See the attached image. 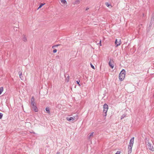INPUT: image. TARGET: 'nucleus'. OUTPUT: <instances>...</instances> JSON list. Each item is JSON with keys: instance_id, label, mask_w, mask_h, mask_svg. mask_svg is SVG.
<instances>
[{"instance_id": "f257e3e1", "label": "nucleus", "mask_w": 154, "mask_h": 154, "mask_svg": "<svg viewBox=\"0 0 154 154\" xmlns=\"http://www.w3.org/2000/svg\"><path fill=\"white\" fill-rule=\"evenodd\" d=\"M146 146L150 150L152 151H154L153 143L152 141L148 140L146 143Z\"/></svg>"}, {"instance_id": "f03ea898", "label": "nucleus", "mask_w": 154, "mask_h": 154, "mask_svg": "<svg viewBox=\"0 0 154 154\" xmlns=\"http://www.w3.org/2000/svg\"><path fill=\"white\" fill-rule=\"evenodd\" d=\"M125 71L123 69L120 72L119 75V78L120 81H122L125 79Z\"/></svg>"}, {"instance_id": "7ed1b4c3", "label": "nucleus", "mask_w": 154, "mask_h": 154, "mask_svg": "<svg viewBox=\"0 0 154 154\" xmlns=\"http://www.w3.org/2000/svg\"><path fill=\"white\" fill-rule=\"evenodd\" d=\"M108 109V105L106 104H105L103 105V112H104L105 113V116H106L107 115V112Z\"/></svg>"}, {"instance_id": "20e7f679", "label": "nucleus", "mask_w": 154, "mask_h": 154, "mask_svg": "<svg viewBox=\"0 0 154 154\" xmlns=\"http://www.w3.org/2000/svg\"><path fill=\"white\" fill-rule=\"evenodd\" d=\"M122 42L120 39H116L115 42V44L116 45L117 47L121 44Z\"/></svg>"}, {"instance_id": "39448f33", "label": "nucleus", "mask_w": 154, "mask_h": 154, "mask_svg": "<svg viewBox=\"0 0 154 154\" xmlns=\"http://www.w3.org/2000/svg\"><path fill=\"white\" fill-rule=\"evenodd\" d=\"M61 5L65 7L67 6V2L66 0H60Z\"/></svg>"}, {"instance_id": "423d86ee", "label": "nucleus", "mask_w": 154, "mask_h": 154, "mask_svg": "<svg viewBox=\"0 0 154 154\" xmlns=\"http://www.w3.org/2000/svg\"><path fill=\"white\" fill-rule=\"evenodd\" d=\"M35 100L34 97H32L31 99V103L32 106H33L36 105V104L35 102Z\"/></svg>"}, {"instance_id": "0eeeda50", "label": "nucleus", "mask_w": 154, "mask_h": 154, "mask_svg": "<svg viewBox=\"0 0 154 154\" xmlns=\"http://www.w3.org/2000/svg\"><path fill=\"white\" fill-rule=\"evenodd\" d=\"M113 62L112 60H110L109 63V65L112 69H113L114 67V65L113 64Z\"/></svg>"}, {"instance_id": "6e6552de", "label": "nucleus", "mask_w": 154, "mask_h": 154, "mask_svg": "<svg viewBox=\"0 0 154 154\" xmlns=\"http://www.w3.org/2000/svg\"><path fill=\"white\" fill-rule=\"evenodd\" d=\"M133 146L131 145H128V153L130 154L131 153L132 151V148Z\"/></svg>"}, {"instance_id": "1a4fd4ad", "label": "nucleus", "mask_w": 154, "mask_h": 154, "mask_svg": "<svg viewBox=\"0 0 154 154\" xmlns=\"http://www.w3.org/2000/svg\"><path fill=\"white\" fill-rule=\"evenodd\" d=\"M134 137H133L130 140L129 145L133 146L134 143Z\"/></svg>"}, {"instance_id": "9d476101", "label": "nucleus", "mask_w": 154, "mask_h": 154, "mask_svg": "<svg viewBox=\"0 0 154 154\" xmlns=\"http://www.w3.org/2000/svg\"><path fill=\"white\" fill-rule=\"evenodd\" d=\"M31 107L35 112H37L38 111V109L36 106V105L33 106H32Z\"/></svg>"}, {"instance_id": "9b49d317", "label": "nucleus", "mask_w": 154, "mask_h": 154, "mask_svg": "<svg viewBox=\"0 0 154 154\" xmlns=\"http://www.w3.org/2000/svg\"><path fill=\"white\" fill-rule=\"evenodd\" d=\"M67 120L68 121H74L75 120V119L74 118L72 117H71L69 118H66Z\"/></svg>"}, {"instance_id": "f8f14e48", "label": "nucleus", "mask_w": 154, "mask_h": 154, "mask_svg": "<svg viewBox=\"0 0 154 154\" xmlns=\"http://www.w3.org/2000/svg\"><path fill=\"white\" fill-rule=\"evenodd\" d=\"M20 78L21 79H22L23 76H22V72L21 71H19L18 72Z\"/></svg>"}, {"instance_id": "ddd939ff", "label": "nucleus", "mask_w": 154, "mask_h": 154, "mask_svg": "<svg viewBox=\"0 0 154 154\" xmlns=\"http://www.w3.org/2000/svg\"><path fill=\"white\" fill-rule=\"evenodd\" d=\"M23 40L24 42H26L27 41L26 37L25 36H23Z\"/></svg>"}, {"instance_id": "4468645a", "label": "nucleus", "mask_w": 154, "mask_h": 154, "mask_svg": "<svg viewBox=\"0 0 154 154\" xmlns=\"http://www.w3.org/2000/svg\"><path fill=\"white\" fill-rule=\"evenodd\" d=\"M4 90V88L3 87H1L0 88V95L3 92Z\"/></svg>"}, {"instance_id": "2eb2a0df", "label": "nucleus", "mask_w": 154, "mask_h": 154, "mask_svg": "<svg viewBox=\"0 0 154 154\" xmlns=\"http://www.w3.org/2000/svg\"><path fill=\"white\" fill-rule=\"evenodd\" d=\"M94 134V132H91V133L89 135V137H88L89 138H90L91 137H92L93 136Z\"/></svg>"}, {"instance_id": "dca6fc26", "label": "nucleus", "mask_w": 154, "mask_h": 154, "mask_svg": "<svg viewBox=\"0 0 154 154\" xmlns=\"http://www.w3.org/2000/svg\"><path fill=\"white\" fill-rule=\"evenodd\" d=\"M70 79V77L69 75L68 76L67 78L66 79V81L67 82H69Z\"/></svg>"}, {"instance_id": "f3484780", "label": "nucleus", "mask_w": 154, "mask_h": 154, "mask_svg": "<svg viewBox=\"0 0 154 154\" xmlns=\"http://www.w3.org/2000/svg\"><path fill=\"white\" fill-rule=\"evenodd\" d=\"M45 5V3L43 4H41L40 5H39V7L38 8V9H39V8H42V7L43 5Z\"/></svg>"}, {"instance_id": "a211bd4d", "label": "nucleus", "mask_w": 154, "mask_h": 154, "mask_svg": "<svg viewBox=\"0 0 154 154\" xmlns=\"http://www.w3.org/2000/svg\"><path fill=\"white\" fill-rule=\"evenodd\" d=\"M90 65H91V67L92 69H95V68H94V66L91 63H90Z\"/></svg>"}, {"instance_id": "6ab92c4d", "label": "nucleus", "mask_w": 154, "mask_h": 154, "mask_svg": "<svg viewBox=\"0 0 154 154\" xmlns=\"http://www.w3.org/2000/svg\"><path fill=\"white\" fill-rule=\"evenodd\" d=\"M48 112V113H50L49 109L48 108H46L45 109Z\"/></svg>"}, {"instance_id": "aec40b11", "label": "nucleus", "mask_w": 154, "mask_h": 154, "mask_svg": "<svg viewBox=\"0 0 154 154\" xmlns=\"http://www.w3.org/2000/svg\"><path fill=\"white\" fill-rule=\"evenodd\" d=\"M76 82L78 84V85L79 86H80V85L79 84V82H80V81L79 80H77V81H76Z\"/></svg>"}, {"instance_id": "412c9836", "label": "nucleus", "mask_w": 154, "mask_h": 154, "mask_svg": "<svg viewBox=\"0 0 154 154\" xmlns=\"http://www.w3.org/2000/svg\"><path fill=\"white\" fill-rule=\"evenodd\" d=\"M2 116H3V114L2 113H0V119H1L2 118Z\"/></svg>"}, {"instance_id": "4be33fe9", "label": "nucleus", "mask_w": 154, "mask_h": 154, "mask_svg": "<svg viewBox=\"0 0 154 154\" xmlns=\"http://www.w3.org/2000/svg\"><path fill=\"white\" fill-rule=\"evenodd\" d=\"M57 50L56 49H54L53 51V53H55L57 52Z\"/></svg>"}, {"instance_id": "5701e85b", "label": "nucleus", "mask_w": 154, "mask_h": 154, "mask_svg": "<svg viewBox=\"0 0 154 154\" xmlns=\"http://www.w3.org/2000/svg\"><path fill=\"white\" fill-rule=\"evenodd\" d=\"M120 151H117L115 154H120Z\"/></svg>"}, {"instance_id": "b1692460", "label": "nucleus", "mask_w": 154, "mask_h": 154, "mask_svg": "<svg viewBox=\"0 0 154 154\" xmlns=\"http://www.w3.org/2000/svg\"><path fill=\"white\" fill-rule=\"evenodd\" d=\"M106 5L107 7H109L110 5H109L108 3L106 4Z\"/></svg>"}, {"instance_id": "393cba45", "label": "nucleus", "mask_w": 154, "mask_h": 154, "mask_svg": "<svg viewBox=\"0 0 154 154\" xmlns=\"http://www.w3.org/2000/svg\"><path fill=\"white\" fill-rule=\"evenodd\" d=\"M58 45H56V46H57ZM55 46H52V48H54Z\"/></svg>"}, {"instance_id": "a878e982", "label": "nucleus", "mask_w": 154, "mask_h": 154, "mask_svg": "<svg viewBox=\"0 0 154 154\" xmlns=\"http://www.w3.org/2000/svg\"><path fill=\"white\" fill-rule=\"evenodd\" d=\"M101 40H100V44H101Z\"/></svg>"}]
</instances>
